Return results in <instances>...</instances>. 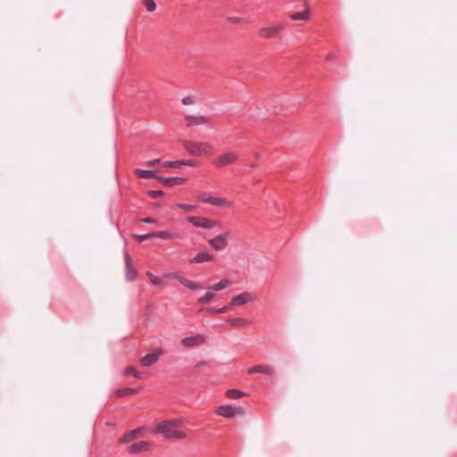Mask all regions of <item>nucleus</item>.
<instances>
[{"label":"nucleus","instance_id":"1","mask_svg":"<svg viewBox=\"0 0 457 457\" xmlns=\"http://www.w3.org/2000/svg\"><path fill=\"white\" fill-rule=\"evenodd\" d=\"M181 421L179 420H170L157 424L154 433L162 434L168 439H182L187 434L178 429Z\"/></svg>","mask_w":457,"mask_h":457},{"label":"nucleus","instance_id":"2","mask_svg":"<svg viewBox=\"0 0 457 457\" xmlns=\"http://www.w3.org/2000/svg\"><path fill=\"white\" fill-rule=\"evenodd\" d=\"M184 146L192 156L210 154L212 150V145L205 142L186 141Z\"/></svg>","mask_w":457,"mask_h":457},{"label":"nucleus","instance_id":"3","mask_svg":"<svg viewBox=\"0 0 457 457\" xmlns=\"http://www.w3.org/2000/svg\"><path fill=\"white\" fill-rule=\"evenodd\" d=\"M199 201L220 208H229L232 205V203L226 198L212 196L206 194L199 196Z\"/></svg>","mask_w":457,"mask_h":457},{"label":"nucleus","instance_id":"4","mask_svg":"<svg viewBox=\"0 0 457 457\" xmlns=\"http://www.w3.org/2000/svg\"><path fill=\"white\" fill-rule=\"evenodd\" d=\"M187 220L195 227L207 229L212 228L218 224V221L206 217L188 216Z\"/></svg>","mask_w":457,"mask_h":457},{"label":"nucleus","instance_id":"5","mask_svg":"<svg viewBox=\"0 0 457 457\" xmlns=\"http://www.w3.org/2000/svg\"><path fill=\"white\" fill-rule=\"evenodd\" d=\"M238 160V154L235 151L224 153L214 160L213 163L216 167L221 168L232 163L237 162Z\"/></svg>","mask_w":457,"mask_h":457},{"label":"nucleus","instance_id":"6","mask_svg":"<svg viewBox=\"0 0 457 457\" xmlns=\"http://www.w3.org/2000/svg\"><path fill=\"white\" fill-rule=\"evenodd\" d=\"M216 413L224 418H234L244 413L242 407H233L229 404L220 405L217 408Z\"/></svg>","mask_w":457,"mask_h":457},{"label":"nucleus","instance_id":"7","mask_svg":"<svg viewBox=\"0 0 457 457\" xmlns=\"http://www.w3.org/2000/svg\"><path fill=\"white\" fill-rule=\"evenodd\" d=\"M228 233H224L208 240L210 246L215 251H222L228 245Z\"/></svg>","mask_w":457,"mask_h":457},{"label":"nucleus","instance_id":"8","mask_svg":"<svg viewBox=\"0 0 457 457\" xmlns=\"http://www.w3.org/2000/svg\"><path fill=\"white\" fill-rule=\"evenodd\" d=\"M284 29L283 25L276 24L270 27L261 28L259 35L262 38H272L277 37Z\"/></svg>","mask_w":457,"mask_h":457},{"label":"nucleus","instance_id":"9","mask_svg":"<svg viewBox=\"0 0 457 457\" xmlns=\"http://www.w3.org/2000/svg\"><path fill=\"white\" fill-rule=\"evenodd\" d=\"M164 354V351L158 348L154 351L152 353H148L141 358V363L145 367H150L154 364L159 358Z\"/></svg>","mask_w":457,"mask_h":457},{"label":"nucleus","instance_id":"10","mask_svg":"<svg viewBox=\"0 0 457 457\" xmlns=\"http://www.w3.org/2000/svg\"><path fill=\"white\" fill-rule=\"evenodd\" d=\"M166 277L177 279L179 283H181L183 286H185L186 287H187L191 290H198V289L203 288L201 284L195 282L193 280H190L185 277H181V276H179V275H176L173 273H170V274L166 275Z\"/></svg>","mask_w":457,"mask_h":457},{"label":"nucleus","instance_id":"11","mask_svg":"<svg viewBox=\"0 0 457 457\" xmlns=\"http://www.w3.org/2000/svg\"><path fill=\"white\" fill-rule=\"evenodd\" d=\"M125 259V270H126V278L129 281H133L137 277V270L132 267V259L129 256L128 251L124 253Z\"/></svg>","mask_w":457,"mask_h":457},{"label":"nucleus","instance_id":"12","mask_svg":"<svg viewBox=\"0 0 457 457\" xmlns=\"http://www.w3.org/2000/svg\"><path fill=\"white\" fill-rule=\"evenodd\" d=\"M254 297L249 292H244L238 295H236L231 298L230 305L231 306H240L244 305L247 303L253 301Z\"/></svg>","mask_w":457,"mask_h":457},{"label":"nucleus","instance_id":"13","mask_svg":"<svg viewBox=\"0 0 457 457\" xmlns=\"http://www.w3.org/2000/svg\"><path fill=\"white\" fill-rule=\"evenodd\" d=\"M205 337L203 335H195L192 337H187L182 339L181 344L186 347H194L201 345L204 343Z\"/></svg>","mask_w":457,"mask_h":457},{"label":"nucleus","instance_id":"14","mask_svg":"<svg viewBox=\"0 0 457 457\" xmlns=\"http://www.w3.org/2000/svg\"><path fill=\"white\" fill-rule=\"evenodd\" d=\"M144 429V428H137L136 429L129 431L119 439V442L120 444H126L134 439H137L142 436Z\"/></svg>","mask_w":457,"mask_h":457},{"label":"nucleus","instance_id":"15","mask_svg":"<svg viewBox=\"0 0 457 457\" xmlns=\"http://www.w3.org/2000/svg\"><path fill=\"white\" fill-rule=\"evenodd\" d=\"M214 254L203 251L198 253L190 262L193 263H203V262H210L214 260Z\"/></svg>","mask_w":457,"mask_h":457},{"label":"nucleus","instance_id":"16","mask_svg":"<svg viewBox=\"0 0 457 457\" xmlns=\"http://www.w3.org/2000/svg\"><path fill=\"white\" fill-rule=\"evenodd\" d=\"M249 374L263 373L269 376L274 375V370L269 365H255L248 370Z\"/></svg>","mask_w":457,"mask_h":457},{"label":"nucleus","instance_id":"17","mask_svg":"<svg viewBox=\"0 0 457 457\" xmlns=\"http://www.w3.org/2000/svg\"><path fill=\"white\" fill-rule=\"evenodd\" d=\"M149 444L145 441H139L129 446L128 451L131 454H137L140 452L147 451Z\"/></svg>","mask_w":457,"mask_h":457},{"label":"nucleus","instance_id":"18","mask_svg":"<svg viewBox=\"0 0 457 457\" xmlns=\"http://www.w3.org/2000/svg\"><path fill=\"white\" fill-rule=\"evenodd\" d=\"M186 120L187 126L204 125L208 122L207 118L204 115H187L186 116Z\"/></svg>","mask_w":457,"mask_h":457},{"label":"nucleus","instance_id":"19","mask_svg":"<svg viewBox=\"0 0 457 457\" xmlns=\"http://www.w3.org/2000/svg\"><path fill=\"white\" fill-rule=\"evenodd\" d=\"M227 322L234 328H243L250 325L251 321L244 318H229Z\"/></svg>","mask_w":457,"mask_h":457},{"label":"nucleus","instance_id":"20","mask_svg":"<svg viewBox=\"0 0 457 457\" xmlns=\"http://www.w3.org/2000/svg\"><path fill=\"white\" fill-rule=\"evenodd\" d=\"M162 184L165 187H173L182 184L184 181L183 178L170 177V178H161Z\"/></svg>","mask_w":457,"mask_h":457},{"label":"nucleus","instance_id":"21","mask_svg":"<svg viewBox=\"0 0 457 457\" xmlns=\"http://www.w3.org/2000/svg\"><path fill=\"white\" fill-rule=\"evenodd\" d=\"M135 173H136L137 177H138L140 179H154V178L157 177L155 171L149 170L137 169L135 170Z\"/></svg>","mask_w":457,"mask_h":457},{"label":"nucleus","instance_id":"22","mask_svg":"<svg viewBox=\"0 0 457 457\" xmlns=\"http://www.w3.org/2000/svg\"><path fill=\"white\" fill-rule=\"evenodd\" d=\"M206 289H207V292L198 299V303H209L213 300V298L215 296L214 291L210 290V286L207 287Z\"/></svg>","mask_w":457,"mask_h":457},{"label":"nucleus","instance_id":"23","mask_svg":"<svg viewBox=\"0 0 457 457\" xmlns=\"http://www.w3.org/2000/svg\"><path fill=\"white\" fill-rule=\"evenodd\" d=\"M289 17L294 21H306L309 19V12L308 10H304L303 12H294L290 14Z\"/></svg>","mask_w":457,"mask_h":457},{"label":"nucleus","instance_id":"24","mask_svg":"<svg viewBox=\"0 0 457 457\" xmlns=\"http://www.w3.org/2000/svg\"><path fill=\"white\" fill-rule=\"evenodd\" d=\"M228 286L229 281L228 279H221L220 282L210 286V290L217 292L227 288Z\"/></svg>","mask_w":457,"mask_h":457},{"label":"nucleus","instance_id":"25","mask_svg":"<svg viewBox=\"0 0 457 457\" xmlns=\"http://www.w3.org/2000/svg\"><path fill=\"white\" fill-rule=\"evenodd\" d=\"M245 395V393L237 389H228L226 392V396L229 399H239Z\"/></svg>","mask_w":457,"mask_h":457},{"label":"nucleus","instance_id":"26","mask_svg":"<svg viewBox=\"0 0 457 457\" xmlns=\"http://www.w3.org/2000/svg\"><path fill=\"white\" fill-rule=\"evenodd\" d=\"M137 393V389L131 388V387H125L121 389L116 390L115 394L119 397H124L129 395H133Z\"/></svg>","mask_w":457,"mask_h":457},{"label":"nucleus","instance_id":"27","mask_svg":"<svg viewBox=\"0 0 457 457\" xmlns=\"http://www.w3.org/2000/svg\"><path fill=\"white\" fill-rule=\"evenodd\" d=\"M154 237H159V238H162V239H171L174 237V234L170 231H166V230L156 231V232H154Z\"/></svg>","mask_w":457,"mask_h":457},{"label":"nucleus","instance_id":"28","mask_svg":"<svg viewBox=\"0 0 457 457\" xmlns=\"http://www.w3.org/2000/svg\"><path fill=\"white\" fill-rule=\"evenodd\" d=\"M229 310V307L228 305H225L223 307H220V308H213V307H211V308H207L206 309V312L208 313H225L227 312Z\"/></svg>","mask_w":457,"mask_h":457},{"label":"nucleus","instance_id":"29","mask_svg":"<svg viewBox=\"0 0 457 457\" xmlns=\"http://www.w3.org/2000/svg\"><path fill=\"white\" fill-rule=\"evenodd\" d=\"M147 277L149 278L151 283L154 286H162V281L160 278L154 276L152 272H146Z\"/></svg>","mask_w":457,"mask_h":457},{"label":"nucleus","instance_id":"30","mask_svg":"<svg viewBox=\"0 0 457 457\" xmlns=\"http://www.w3.org/2000/svg\"><path fill=\"white\" fill-rule=\"evenodd\" d=\"M177 206L185 212H191L195 211L196 206L193 204H178Z\"/></svg>","mask_w":457,"mask_h":457},{"label":"nucleus","instance_id":"31","mask_svg":"<svg viewBox=\"0 0 457 457\" xmlns=\"http://www.w3.org/2000/svg\"><path fill=\"white\" fill-rule=\"evenodd\" d=\"M145 9L148 12H154L156 9V4L154 0H144Z\"/></svg>","mask_w":457,"mask_h":457},{"label":"nucleus","instance_id":"32","mask_svg":"<svg viewBox=\"0 0 457 457\" xmlns=\"http://www.w3.org/2000/svg\"><path fill=\"white\" fill-rule=\"evenodd\" d=\"M135 237L138 242H144L148 238L154 237V232L148 233V234H143V235H136Z\"/></svg>","mask_w":457,"mask_h":457},{"label":"nucleus","instance_id":"33","mask_svg":"<svg viewBox=\"0 0 457 457\" xmlns=\"http://www.w3.org/2000/svg\"><path fill=\"white\" fill-rule=\"evenodd\" d=\"M164 195L162 190H150L148 191V195L152 198L161 197Z\"/></svg>","mask_w":457,"mask_h":457},{"label":"nucleus","instance_id":"34","mask_svg":"<svg viewBox=\"0 0 457 457\" xmlns=\"http://www.w3.org/2000/svg\"><path fill=\"white\" fill-rule=\"evenodd\" d=\"M136 372H137V370H136L134 367L129 366V367H127V368L123 370L122 374H123L124 376H132V377H134V374H136Z\"/></svg>","mask_w":457,"mask_h":457},{"label":"nucleus","instance_id":"35","mask_svg":"<svg viewBox=\"0 0 457 457\" xmlns=\"http://www.w3.org/2000/svg\"><path fill=\"white\" fill-rule=\"evenodd\" d=\"M164 167H179V161H167L162 163Z\"/></svg>","mask_w":457,"mask_h":457},{"label":"nucleus","instance_id":"36","mask_svg":"<svg viewBox=\"0 0 457 457\" xmlns=\"http://www.w3.org/2000/svg\"><path fill=\"white\" fill-rule=\"evenodd\" d=\"M182 103L184 104H186V105L191 104L194 103V97L189 96H185V97L182 98Z\"/></svg>","mask_w":457,"mask_h":457},{"label":"nucleus","instance_id":"37","mask_svg":"<svg viewBox=\"0 0 457 457\" xmlns=\"http://www.w3.org/2000/svg\"><path fill=\"white\" fill-rule=\"evenodd\" d=\"M192 164H193V162L191 160H181V161H179V167H180L182 165L191 166Z\"/></svg>","mask_w":457,"mask_h":457},{"label":"nucleus","instance_id":"38","mask_svg":"<svg viewBox=\"0 0 457 457\" xmlns=\"http://www.w3.org/2000/svg\"><path fill=\"white\" fill-rule=\"evenodd\" d=\"M134 378H139V379L145 378V373L137 370L136 374H134Z\"/></svg>","mask_w":457,"mask_h":457},{"label":"nucleus","instance_id":"39","mask_svg":"<svg viewBox=\"0 0 457 457\" xmlns=\"http://www.w3.org/2000/svg\"><path fill=\"white\" fill-rule=\"evenodd\" d=\"M161 162L160 159H154L147 162L148 166H154L155 164L159 163Z\"/></svg>","mask_w":457,"mask_h":457},{"label":"nucleus","instance_id":"40","mask_svg":"<svg viewBox=\"0 0 457 457\" xmlns=\"http://www.w3.org/2000/svg\"><path fill=\"white\" fill-rule=\"evenodd\" d=\"M337 59V54L334 53H330L327 55L326 60L331 61Z\"/></svg>","mask_w":457,"mask_h":457},{"label":"nucleus","instance_id":"41","mask_svg":"<svg viewBox=\"0 0 457 457\" xmlns=\"http://www.w3.org/2000/svg\"><path fill=\"white\" fill-rule=\"evenodd\" d=\"M228 20L234 23H238L241 21V18L239 17H230Z\"/></svg>","mask_w":457,"mask_h":457},{"label":"nucleus","instance_id":"42","mask_svg":"<svg viewBox=\"0 0 457 457\" xmlns=\"http://www.w3.org/2000/svg\"><path fill=\"white\" fill-rule=\"evenodd\" d=\"M140 221L145 222V223H154V220L152 218H144V219H141Z\"/></svg>","mask_w":457,"mask_h":457},{"label":"nucleus","instance_id":"43","mask_svg":"<svg viewBox=\"0 0 457 457\" xmlns=\"http://www.w3.org/2000/svg\"><path fill=\"white\" fill-rule=\"evenodd\" d=\"M259 156H260L259 154H257V153L254 154L255 158H259Z\"/></svg>","mask_w":457,"mask_h":457},{"label":"nucleus","instance_id":"44","mask_svg":"<svg viewBox=\"0 0 457 457\" xmlns=\"http://www.w3.org/2000/svg\"><path fill=\"white\" fill-rule=\"evenodd\" d=\"M204 364V362H200L198 365L203 366Z\"/></svg>","mask_w":457,"mask_h":457},{"label":"nucleus","instance_id":"45","mask_svg":"<svg viewBox=\"0 0 457 457\" xmlns=\"http://www.w3.org/2000/svg\"><path fill=\"white\" fill-rule=\"evenodd\" d=\"M255 167H256L255 164L251 165V168H255Z\"/></svg>","mask_w":457,"mask_h":457}]
</instances>
